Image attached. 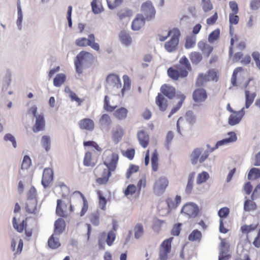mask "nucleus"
I'll return each mask as SVG.
<instances>
[{
	"label": "nucleus",
	"mask_w": 260,
	"mask_h": 260,
	"mask_svg": "<svg viewBox=\"0 0 260 260\" xmlns=\"http://www.w3.org/2000/svg\"><path fill=\"white\" fill-rule=\"evenodd\" d=\"M118 158L117 153H110L105 158L103 164H100L95 168L94 173L97 177V183L104 184L108 181L111 172L114 171L116 168Z\"/></svg>",
	"instance_id": "nucleus-1"
},
{
	"label": "nucleus",
	"mask_w": 260,
	"mask_h": 260,
	"mask_svg": "<svg viewBox=\"0 0 260 260\" xmlns=\"http://www.w3.org/2000/svg\"><path fill=\"white\" fill-rule=\"evenodd\" d=\"M175 67L176 69L170 68L168 70L169 76L174 80H177L179 77H186L191 70L190 63L186 56L181 57Z\"/></svg>",
	"instance_id": "nucleus-2"
},
{
	"label": "nucleus",
	"mask_w": 260,
	"mask_h": 260,
	"mask_svg": "<svg viewBox=\"0 0 260 260\" xmlns=\"http://www.w3.org/2000/svg\"><path fill=\"white\" fill-rule=\"evenodd\" d=\"M160 91L162 94L158 93L156 97L155 101L159 110L165 111L168 106V101L164 97V95L169 99H173L175 94V89L172 86L164 84L161 87Z\"/></svg>",
	"instance_id": "nucleus-3"
},
{
	"label": "nucleus",
	"mask_w": 260,
	"mask_h": 260,
	"mask_svg": "<svg viewBox=\"0 0 260 260\" xmlns=\"http://www.w3.org/2000/svg\"><path fill=\"white\" fill-rule=\"evenodd\" d=\"M93 60L92 54L86 51H81L76 56L75 60V66L76 72L82 74L83 68L88 67Z\"/></svg>",
	"instance_id": "nucleus-4"
},
{
	"label": "nucleus",
	"mask_w": 260,
	"mask_h": 260,
	"mask_svg": "<svg viewBox=\"0 0 260 260\" xmlns=\"http://www.w3.org/2000/svg\"><path fill=\"white\" fill-rule=\"evenodd\" d=\"M252 80V78H249L244 85V88L246 89L245 90L246 101L245 108L247 109L253 103L256 95L255 92L256 86L254 85V83H253L252 85H250V83Z\"/></svg>",
	"instance_id": "nucleus-5"
},
{
	"label": "nucleus",
	"mask_w": 260,
	"mask_h": 260,
	"mask_svg": "<svg viewBox=\"0 0 260 260\" xmlns=\"http://www.w3.org/2000/svg\"><path fill=\"white\" fill-rule=\"evenodd\" d=\"M106 87L107 89L113 92V94H117L118 93L117 90L121 87L119 76L114 74L109 75L106 78Z\"/></svg>",
	"instance_id": "nucleus-6"
},
{
	"label": "nucleus",
	"mask_w": 260,
	"mask_h": 260,
	"mask_svg": "<svg viewBox=\"0 0 260 260\" xmlns=\"http://www.w3.org/2000/svg\"><path fill=\"white\" fill-rule=\"evenodd\" d=\"M75 44L79 47L90 46L95 51H99L100 46L98 43L95 42V37L93 34H89L88 38H80L75 41Z\"/></svg>",
	"instance_id": "nucleus-7"
},
{
	"label": "nucleus",
	"mask_w": 260,
	"mask_h": 260,
	"mask_svg": "<svg viewBox=\"0 0 260 260\" xmlns=\"http://www.w3.org/2000/svg\"><path fill=\"white\" fill-rule=\"evenodd\" d=\"M199 212L198 206L192 202L185 204L182 208L181 213L188 219L196 218Z\"/></svg>",
	"instance_id": "nucleus-8"
},
{
	"label": "nucleus",
	"mask_w": 260,
	"mask_h": 260,
	"mask_svg": "<svg viewBox=\"0 0 260 260\" xmlns=\"http://www.w3.org/2000/svg\"><path fill=\"white\" fill-rule=\"evenodd\" d=\"M30 192H33V194L31 199H28L26 203V211L29 213L37 214L39 213L40 210V207L37 205V201L34 199L36 197V190L35 187H32L30 189Z\"/></svg>",
	"instance_id": "nucleus-9"
},
{
	"label": "nucleus",
	"mask_w": 260,
	"mask_h": 260,
	"mask_svg": "<svg viewBox=\"0 0 260 260\" xmlns=\"http://www.w3.org/2000/svg\"><path fill=\"white\" fill-rule=\"evenodd\" d=\"M174 33L172 36L171 40L166 42L165 44V48L169 52H173L176 50L178 43L179 31L177 28L174 29Z\"/></svg>",
	"instance_id": "nucleus-10"
},
{
	"label": "nucleus",
	"mask_w": 260,
	"mask_h": 260,
	"mask_svg": "<svg viewBox=\"0 0 260 260\" xmlns=\"http://www.w3.org/2000/svg\"><path fill=\"white\" fill-rule=\"evenodd\" d=\"M169 181L165 177H161L155 180L153 187L154 193L159 196L162 194L168 185Z\"/></svg>",
	"instance_id": "nucleus-11"
},
{
	"label": "nucleus",
	"mask_w": 260,
	"mask_h": 260,
	"mask_svg": "<svg viewBox=\"0 0 260 260\" xmlns=\"http://www.w3.org/2000/svg\"><path fill=\"white\" fill-rule=\"evenodd\" d=\"M141 11L143 15L148 20L153 18L155 14V8L151 1H148L142 4L141 6Z\"/></svg>",
	"instance_id": "nucleus-12"
},
{
	"label": "nucleus",
	"mask_w": 260,
	"mask_h": 260,
	"mask_svg": "<svg viewBox=\"0 0 260 260\" xmlns=\"http://www.w3.org/2000/svg\"><path fill=\"white\" fill-rule=\"evenodd\" d=\"M77 199L80 203H83V207L80 212V216H83L88 209V202L83 194L79 191H74L71 196L70 201Z\"/></svg>",
	"instance_id": "nucleus-13"
},
{
	"label": "nucleus",
	"mask_w": 260,
	"mask_h": 260,
	"mask_svg": "<svg viewBox=\"0 0 260 260\" xmlns=\"http://www.w3.org/2000/svg\"><path fill=\"white\" fill-rule=\"evenodd\" d=\"M171 239L165 240L161 244L159 250V259L160 260H167L168 254L171 249Z\"/></svg>",
	"instance_id": "nucleus-14"
},
{
	"label": "nucleus",
	"mask_w": 260,
	"mask_h": 260,
	"mask_svg": "<svg viewBox=\"0 0 260 260\" xmlns=\"http://www.w3.org/2000/svg\"><path fill=\"white\" fill-rule=\"evenodd\" d=\"M228 135L229 136L228 138H226L221 140L217 141L215 145V147L211 148L210 151L213 152L220 146L228 145L230 143L234 142L237 140V137L234 132H230L228 134Z\"/></svg>",
	"instance_id": "nucleus-15"
},
{
	"label": "nucleus",
	"mask_w": 260,
	"mask_h": 260,
	"mask_svg": "<svg viewBox=\"0 0 260 260\" xmlns=\"http://www.w3.org/2000/svg\"><path fill=\"white\" fill-rule=\"evenodd\" d=\"M229 244L226 243L224 239L221 241L219 248L220 253L219 255L218 260H229L230 255L229 252Z\"/></svg>",
	"instance_id": "nucleus-16"
},
{
	"label": "nucleus",
	"mask_w": 260,
	"mask_h": 260,
	"mask_svg": "<svg viewBox=\"0 0 260 260\" xmlns=\"http://www.w3.org/2000/svg\"><path fill=\"white\" fill-rule=\"evenodd\" d=\"M53 178V171L50 168H46L44 169L42 179V184L43 186L46 188L52 181Z\"/></svg>",
	"instance_id": "nucleus-17"
},
{
	"label": "nucleus",
	"mask_w": 260,
	"mask_h": 260,
	"mask_svg": "<svg viewBox=\"0 0 260 260\" xmlns=\"http://www.w3.org/2000/svg\"><path fill=\"white\" fill-rule=\"evenodd\" d=\"M56 213L59 216L64 217L68 214V206L61 200H57Z\"/></svg>",
	"instance_id": "nucleus-18"
},
{
	"label": "nucleus",
	"mask_w": 260,
	"mask_h": 260,
	"mask_svg": "<svg viewBox=\"0 0 260 260\" xmlns=\"http://www.w3.org/2000/svg\"><path fill=\"white\" fill-rule=\"evenodd\" d=\"M99 124L102 129L109 131L112 126V120L109 115L103 114L99 119Z\"/></svg>",
	"instance_id": "nucleus-19"
},
{
	"label": "nucleus",
	"mask_w": 260,
	"mask_h": 260,
	"mask_svg": "<svg viewBox=\"0 0 260 260\" xmlns=\"http://www.w3.org/2000/svg\"><path fill=\"white\" fill-rule=\"evenodd\" d=\"M244 114V108H242L238 112H234V114H231L229 118V124L232 126L238 124L241 121Z\"/></svg>",
	"instance_id": "nucleus-20"
},
{
	"label": "nucleus",
	"mask_w": 260,
	"mask_h": 260,
	"mask_svg": "<svg viewBox=\"0 0 260 260\" xmlns=\"http://www.w3.org/2000/svg\"><path fill=\"white\" fill-rule=\"evenodd\" d=\"M79 126L81 129H85L90 132L94 128V123L90 118H84L79 121Z\"/></svg>",
	"instance_id": "nucleus-21"
},
{
	"label": "nucleus",
	"mask_w": 260,
	"mask_h": 260,
	"mask_svg": "<svg viewBox=\"0 0 260 260\" xmlns=\"http://www.w3.org/2000/svg\"><path fill=\"white\" fill-rule=\"evenodd\" d=\"M123 134V129L121 126L118 125L113 128L112 138L115 144H117L121 140Z\"/></svg>",
	"instance_id": "nucleus-22"
},
{
	"label": "nucleus",
	"mask_w": 260,
	"mask_h": 260,
	"mask_svg": "<svg viewBox=\"0 0 260 260\" xmlns=\"http://www.w3.org/2000/svg\"><path fill=\"white\" fill-rule=\"evenodd\" d=\"M137 138L140 144L146 148L149 143V137L147 133L144 130H141L137 132Z\"/></svg>",
	"instance_id": "nucleus-23"
},
{
	"label": "nucleus",
	"mask_w": 260,
	"mask_h": 260,
	"mask_svg": "<svg viewBox=\"0 0 260 260\" xmlns=\"http://www.w3.org/2000/svg\"><path fill=\"white\" fill-rule=\"evenodd\" d=\"M193 99L196 102H203L207 99L206 91L203 88H199L194 90L193 93Z\"/></svg>",
	"instance_id": "nucleus-24"
},
{
	"label": "nucleus",
	"mask_w": 260,
	"mask_h": 260,
	"mask_svg": "<svg viewBox=\"0 0 260 260\" xmlns=\"http://www.w3.org/2000/svg\"><path fill=\"white\" fill-rule=\"evenodd\" d=\"M45 124V120L43 115L38 116L36 118L35 123L32 127V131L34 133H38L43 131Z\"/></svg>",
	"instance_id": "nucleus-25"
},
{
	"label": "nucleus",
	"mask_w": 260,
	"mask_h": 260,
	"mask_svg": "<svg viewBox=\"0 0 260 260\" xmlns=\"http://www.w3.org/2000/svg\"><path fill=\"white\" fill-rule=\"evenodd\" d=\"M145 19L143 15H138L132 22V28L134 30H139L144 26Z\"/></svg>",
	"instance_id": "nucleus-26"
},
{
	"label": "nucleus",
	"mask_w": 260,
	"mask_h": 260,
	"mask_svg": "<svg viewBox=\"0 0 260 260\" xmlns=\"http://www.w3.org/2000/svg\"><path fill=\"white\" fill-rule=\"evenodd\" d=\"M12 81V74L10 71H8L6 74V75L3 79L2 82V91L3 92H6L11 84Z\"/></svg>",
	"instance_id": "nucleus-27"
},
{
	"label": "nucleus",
	"mask_w": 260,
	"mask_h": 260,
	"mask_svg": "<svg viewBox=\"0 0 260 260\" xmlns=\"http://www.w3.org/2000/svg\"><path fill=\"white\" fill-rule=\"evenodd\" d=\"M31 162L30 158L28 155H25L23 157L22 162L21 166V170L19 171V175L20 177H23L25 172L27 171V169L30 166Z\"/></svg>",
	"instance_id": "nucleus-28"
},
{
	"label": "nucleus",
	"mask_w": 260,
	"mask_h": 260,
	"mask_svg": "<svg viewBox=\"0 0 260 260\" xmlns=\"http://www.w3.org/2000/svg\"><path fill=\"white\" fill-rule=\"evenodd\" d=\"M65 228V222L62 218H58L54 223V234L57 235H60Z\"/></svg>",
	"instance_id": "nucleus-29"
},
{
	"label": "nucleus",
	"mask_w": 260,
	"mask_h": 260,
	"mask_svg": "<svg viewBox=\"0 0 260 260\" xmlns=\"http://www.w3.org/2000/svg\"><path fill=\"white\" fill-rule=\"evenodd\" d=\"M202 152V149L195 148L190 154V162L192 165H196L199 161L200 156Z\"/></svg>",
	"instance_id": "nucleus-30"
},
{
	"label": "nucleus",
	"mask_w": 260,
	"mask_h": 260,
	"mask_svg": "<svg viewBox=\"0 0 260 260\" xmlns=\"http://www.w3.org/2000/svg\"><path fill=\"white\" fill-rule=\"evenodd\" d=\"M17 15L18 18L16 20V25L19 30L22 29V22L23 20V14L22 8L21 6V3L20 0H17Z\"/></svg>",
	"instance_id": "nucleus-31"
},
{
	"label": "nucleus",
	"mask_w": 260,
	"mask_h": 260,
	"mask_svg": "<svg viewBox=\"0 0 260 260\" xmlns=\"http://www.w3.org/2000/svg\"><path fill=\"white\" fill-rule=\"evenodd\" d=\"M66 80V76L63 73H59L56 75L53 79V85L55 87L61 86Z\"/></svg>",
	"instance_id": "nucleus-32"
},
{
	"label": "nucleus",
	"mask_w": 260,
	"mask_h": 260,
	"mask_svg": "<svg viewBox=\"0 0 260 260\" xmlns=\"http://www.w3.org/2000/svg\"><path fill=\"white\" fill-rule=\"evenodd\" d=\"M189 57L191 62L194 64H198L203 58L202 54L196 51L191 52L189 54Z\"/></svg>",
	"instance_id": "nucleus-33"
},
{
	"label": "nucleus",
	"mask_w": 260,
	"mask_h": 260,
	"mask_svg": "<svg viewBox=\"0 0 260 260\" xmlns=\"http://www.w3.org/2000/svg\"><path fill=\"white\" fill-rule=\"evenodd\" d=\"M197 37L194 35L187 36L186 38L185 48L190 49L193 48L196 44Z\"/></svg>",
	"instance_id": "nucleus-34"
},
{
	"label": "nucleus",
	"mask_w": 260,
	"mask_h": 260,
	"mask_svg": "<svg viewBox=\"0 0 260 260\" xmlns=\"http://www.w3.org/2000/svg\"><path fill=\"white\" fill-rule=\"evenodd\" d=\"M41 144L45 149L46 151L48 152L50 149L51 138L49 136L45 135L42 136L41 140Z\"/></svg>",
	"instance_id": "nucleus-35"
},
{
	"label": "nucleus",
	"mask_w": 260,
	"mask_h": 260,
	"mask_svg": "<svg viewBox=\"0 0 260 260\" xmlns=\"http://www.w3.org/2000/svg\"><path fill=\"white\" fill-rule=\"evenodd\" d=\"M119 37L122 44L125 45H128L131 43V38L125 31H121L119 33Z\"/></svg>",
	"instance_id": "nucleus-36"
},
{
	"label": "nucleus",
	"mask_w": 260,
	"mask_h": 260,
	"mask_svg": "<svg viewBox=\"0 0 260 260\" xmlns=\"http://www.w3.org/2000/svg\"><path fill=\"white\" fill-rule=\"evenodd\" d=\"M194 173H191L189 174L188 176L187 183L185 188V191L186 193L188 194H190L191 192L194 181Z\"/></svg>",
	"instance_id": "nucleus-37"
},
{
	"label": "nucleus",
	"mask_w": 260,
	"mask_h": 260,
	"mask_svg": "<svg viewBox=\"0 0 260 260\" xmlns=\"http://www.w3.org/2000/svg\"><path fill=\"white\" fill-rule=\"evenodd\" d=\"M260 178V169L253 168L251 169L248 174L249 180H256Z\"/></svg>",
	"instance_id": "nucleus-38"
},
{
	"label": "nucleus",
	"mask_w": 260,
	"mask_h": 260,
	"mask_svg": "<svg viewBox=\"0 0 260 260\" xmlns=\"http://www.w3.org/2000/svg\"><path fill=\"white\" fill-rule=\"evenodd\" d=\"M48 245L50 248L53 249L58 248L60 245V242L58 238H55L54 235H52L48 241Z\"/></svg>",
	"instance_id": "nucleus-39"
},
{
	"label": "nucleus",
	"mask_w": 260,
	"mask_h": 260,
	"mask_svg": "<svg viewBox=\"0 0 260 260\" xmlns=\"http://www.w3.org/2000/svg\"><path fill=\"white\" fill-rule=\"evenodd\" d=\"M243 71V69L242 67H238L236 68L233 73L231 78V83L234 86H237V75L239 74L241 75Z\"/></svg>",
	"instance_id": "nucleus-40"
},
{
	"label": "nucleus",
	"mask_w": 260,
	"mask_h": 260,
	"mask_svg": "<svg viewBox=\"0 0 260 260\" xmlns=\"http://www.w3.org/2000/svg\"><path fill=\"white\" fill-rule=\"evenodd\" d=\"M220 34V30L219 28H217L212 31L208 36V42L210 43H214L219 38Z\"/></svg>",
	"instance_id": "nucleus-41"
},
{
	"label": "nucleus",
	"mask_w": 260,
	"mask_h": 260,
	"mask_svg": "<svg viewBox=\"0 0 260 260\" xmlns=\"http://www.w3.org/2000/svg\"><path fill=\"white\" fill-rule=\"evenodd\" d=\"M209 178V174L205 171H203L198 174L196 181L197 184H201L205 183Z\"/></svg>",
	"instance_id": "nucleus-42"
},
{
	"label": "nucleus",
	"mask_w": 260,
	"mask_h": 260,
	"mask_svg": "<svg viewBox=\"0 0 260 260\" xmlns=\"http://www.w3.org/2000/svg\"><path fill=\"white\" fill-rule=\"evenodd\" d=\"M201 237V232L198 230H194L188 236V240L190 241H200Z\"/></svg>",
	"instance_id": "nucleus-43"
},
{
	"label": "nucleus",
	"mask_w": 260,
	"mask_h": 260,
	"mask_svg": "<svg viewBox=\"0 0 260 260\" xmlns=\"http://www.w3.org/2000/svg\"><path fill=\"white\" fill-rule=\"evenodd\" d=\"M135 237L136 239L140 238L144 234V229L141 223H137L134 228Z\"/></svg>",
	"instance_id": "nucleus-44"
},
{
	"label": "nucleus",
	"mask_w": 260,
	"mask_h": 260,
	"mask_svg": "<svg viewBox=\"0 0 260 260\" xmlns=\"http://www.w3.org/2000/svg\"><path fill=\"white\" fill-rule=\"evenodd\" d=\"M127 110L125 108H120L115 112V117L119 119H123L126 117Z\"/></svg>",
	"instance_id": "nucleus-45"
},
{
	"label": "nucleus",
	"mask_w": 260,
	"mask_h": 260,
	"mask_svg": "<svg viewBox=\"0 0 260 260\" xmlns=\"http://www.w3.org/2000/svg\"><path fill=\"white\" fill-rule=\"evenodd\" d=\"M123 87L121 90V95L123 96L125 91L128 90L131 88V80L129 78L127 75H124L123 76Z\"/></svg>",
	"instance_id": "nucleus-46"
},
{
	"label": "nucleus",
	"mask_w": 260,
	"mask_h": 260,
	"mask_svg": "<svg viewBox=\"0 0 260 260\" xmlns=\"http://www.w3.org/2000/svg\"><path fill=\"white\" fill-rule=\"evenodd\" d=\"M237 14H230L229 15V23L230 24V34L233 36L232 32V25H236L239 21V17L236 15Z\"/></svg>",
	"instance_id": "nucleus-47"
},
{
	"label": "nucleus",
	"mask_w": 260,
	"mask_h": 260,
	"mask_svg": "<svg viewBox=\"0 0 260 260\" xmlns=\"http://www.w3.org/2000/svg\"><path fill=\"white\" fill-rule=\"evenodd\" d=\"M151 165L153 171H156L158 169V154L155 150L151 156Z\"/></svg>",
	"instance_id": "nucleus-48"
},
{
	"label": "nucleus",
	"mask_w": 260,
	"mask_h": 260,
	"mask_svg": "<svg viewBox=\"0 0 260 260\" xmlns=\"http://www.w3.org/2000/svg\"><path fill=\"white\" fill-rule=\"evenodd\" d=\"M185 99V96L182 94L181 96L180 100L177 103V105L172 108L170 114L168 116V118H170L172 115L174 114L181 108Z\"/></svg>",
	"instance_id": "nucleus-49"
},
{
	"label": "nucleus",
	"mask_w": 260,
	"mask_h": 260,
	"mask_svg": "<svg viewBox=\"0 0 260 260\" xmlns=\"http://www.w3.org/2000/svg\"><path fill=\"white\" fill-rule=\"evenodd\" d=\"M83 164L86 167H93L95 165L94 163L91 161V152H87L85 153L83 160Z\"/></svg>",
	"instance_id": "nucleus-50"
},
{
	"label": "nucleus",
	"mask_w": 260,
	"mask_h": 260,
	"mask_svg": "<svg viewBox=\"0 0 260 260\" xmlns=\"http://www.w3.org/2000/svg\"><path fill=\"white\" fill-rule=\"evenodd\" d=\"M207 81V75L203 74V73H201L198 77L196 81V85L199 87L202 86Z\"/></svg>",
	"instance_id": "nucleus-51"
},
{
	"label": "nucleus",
	"mask_w": 260,
	"mask_h": 260,
	"mask_svg": "<svg viewBox=\"0 0 260 260\" xmlns=\"http://www.w3.org/2000/svg\"><path fill=\"white\" fill-rule=\"evenodd\" d=\"M120 20L132 15V11L127 9L121 10L117 14Z\"/></svg>",
	"instance_id": "nucleus-52"
},
{
	"label": "nucleus",
	"mask_w": 260,
	"mask_h": 260,
	"mask_svg": "<svg viewBox=\"0 0 260 260\" xmlns=\"http://www.w3.org/2000/svg\"><path fill=\"white\" fill-rule=\"evenodd\" d=\"M139 168L138 166L131 165L129 168L127 169L126 173V177L127 179H129L133 174L139 171Z\"/></svg>",
	"instance_id": "nucleus-53"
},
{
	"label": "nucleus",
	"mask_w": 260,
	"mask_h": 260,
	"mask_svg": "<svg viewBox=\"0 0 260 260\" xmlns=\"http://www.w3.org/2000/svg\"><path fill=\"white\" fill-rule=\"evenodd\" d=\"M108 8L111 9H114L118 7L122 2V0H106Z\"/></svg>",
	"instance_id": "nucleus-54"
},
{
	"label": "nucleus",
	"mask_w": 260,
	"mask_h": 260,
	"mask_svg": "<svg viewBox=\"0 0 260 260\" xmlns=\"http://www.w3.org/2000/svg\"><path fill=\"white\" fill-rule=\"evenodd\" d=\"M185 119L191 125H193L194 123L196 118L192 111H189L186 113Z\"/></svg>",
	"instance_id": "nucleus-55"
},
{
	"label": "nucleus",
	"mask_w": 260,
	"mask_h": 260,
	"mask_svg": "<svg viewBox=\"0 0 260 260\" xmlns=\"http://www.w3.org/2000/svg\"><path fill=\"white\" fill-rule=\"evenodd\" d=\"M255 204L249 200H246L244 204V210L246 211H250L255 209Z\"/></svg>",
	"instance_id": "nucleus-56"
},
{
	"label": "nucleus",
	"mask_w": 260,
	"mask_h": 260,
	"mask_svg": "<svg viewBox=\"0 0 260 260\" xmlns=\"http://www.w3.org/2000/svg\"><path fill=\"white\" fill-rule=\"evenodd\" d=\"M4 140L5 141H10L12 143V145L14 148L17 147V143L15 138L11 134H7L4 137Z\"/></svg>",
	"instance_id": "nucleus-57"
},
{
	"label": "nucleus",
	"mask_w": 260,
	"mask_h": 260,
	"mask_svg": "<svg viewBox=\"0 0 260 260\" xmlns=\"http://www.w3.org/2000/svg\"><path fill=\"white\" fill-rule=\"evenodd\" d=\"M202 4L203 5V9L205 12H207L213 8L210 0H202Z\"/></svg>",
	"instance_id": "nucleus-58"
},
{
	"label": "nucleus",
	"mask_w": 260,
	"mask_h": 260,
	"mask_svg": "<svg viewBox=\"0 0 260 260\" xmlns=\"http://www.w3.org/2000/svg\"><path fill=\"white\" fill-rule=\"evenodd\" d=\"M115 239V234L112 231H110L107 237L106 242L109 246H111Z\"/></svg>",
	"instance_id": "nucleus-59"
},
{
	"label": "nucleus",
	"mask_w": 260,
	"mask_h": 260,
	"mask_svg": "<svg viewBox=\"0 0 260 260\" xmlns=\"http://www.w3.org/2000/svg\"><path fill=\"white\" fill-rule=\"evenodd\" d=\"M256 227V225L250 224L249 225H244L241 228V230L243 233H248L251 231L254 230Z\"/></svg>",
	"instance_id": "nucleus-60"
},
{
	"label": "nucleus",
	"mask_w": 260,
	"mask_h": 260,
	"mask_svg": "<svg viewBox=\"0 0 260 260\" xmlns=\"http://www.w3.org/2000/svg\"><path fill=\"white\" fill-rule=\"evenodd\" d=\"M256 227V225L250 224L249 225H244L241 228V230L243 233H248L251 231L254 230Z\"/></svg>",
	"instance_id": "nucleus-61"
},
{
	"label": "nucleus",
	"mask_w": 260,
	"mask_h": 260,
	"mask_svg": "<svg viewBox=\"0 0 260 260\" xmlns=\"http://www.w3.org/2000/svg\"><path fill=\"white\" fill-rule=\"evenodd\" d=\"M137 187L134 184L128 185L124 191V193L126 196L132 194L136 191Z\"/></svg>",
	"instance_id": "nucleus-62"
},
{
	"label": "nucleus",
	"mask_w": 260,
	"mask_h": 260,
	"mask_svg": "<svg viewBox=\"0 0 260 260\" xmlns=\"http://www.w3.org/2000/svg\"><path fill=\"white\" fill-rule=\"evenodd\" d=\"M252 57L255 61L256 67L260 70V54L257 51L253 52L252 53Z\"/></svg>",
	"instance_id": "nucleus-63"
},
{
	"label": "nucleus",
	"mask_w": 260,
	"mask_h": 260,
	"mask_svg": "<svg viewBox=\"0 0 260 260\" xmlns=\"http://www.w3.org/2000/svg\"><path fill=\"white\" fill-rule=\"evenodd\" d=\"M250 8L251 10L256 11L260 8V0H251L250 3Z\"/></svg>",
	"instance_id": "nucleus-64"
}]
</instances>
